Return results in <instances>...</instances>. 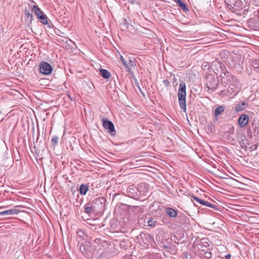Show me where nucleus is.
Here are the masks:
<instances>
[{"mask_svg": "<svg viewBox=\"0 0 259 259\" xmlns=\"http://www.w3.org/2000/svg\"><path fill=\"white\" fill-rule=\"evenodd\" d=\"M245 0H225L228 9L232 12L241 10L245 7Z\"/></svg>", "mask_w": 259, "mask_h": 259, "instance_id": "obj_1", "label": "nucleus"}, {"mask_svg": "<svg viewBox=\"0 0 259 259\" xmlns=\"http://www.w3.org/2000/svg\"><path fill=\"white\" fill-rule=\"evenodd\" d=\"M186 83L184 82H182L180 83L179 86L178 97L180 106L184 112H186Z\"/></svg>", "mask_w": 259, "mask_h": 259, "instance_id": "obj_2", "label": "nucleus"}, {"mask_svg": "<svg viewBox=\"0 0 259 259\" xmlns=\"http://www.w3.org/2000/svg\"><path fill=\"white\" fill-rule=\"evenodd\" d=\"M206 85L208 91L213 92L218 88V80L213 76L208 77L207 78Z\"/></svg>", "mask_w": 259, "mask_h": 259, "instance_id": "obj_3", "label": "nucleus"}, {"mask_svg": "<svg viewBox=\"0 0 259 259\" xmlns=\"http://www.w3.org/2000/svg\"><path fill=\"white\" fill-rule=\"evenodd\" d=\"M52 67L47 62H42L39 65L40 72L46 75L50 74L52 71Z\"/></svg>", "mask_w": 259, "mask_h": 259, "instance_id": "obj_4", "label": "nucleus"}, {"mask_svg": "<svg viewBox=\"0 0 259 259\" xmlns=\"http://www.w3.org/2000/svg\"><path fill=\"white\" fill-rule=\"evenodd\" d=\"M102 121L104 128L108 130V132L110 133L111 135H114L113 133H115V131L113 123L111 121L108 120L107 119L103 118Z\"/></svg>", "mask_w": 259, "mask_h": 259, "instance_id": "obj_5", "label": "nucleus"}, {"mask_svg": "<svg viewBox=\"0 0 259 259\" xmlns=\"http://www.w3.org/2000/svg\"><path fill=\"white\" fill-rule=\"evenodd\" d=\"M249 121L248 116L246 114L241 115L238 118V124L240 127H244Z\"/></svg>", "mask_w": 259, "mask_h": 259, "instance_id": "obj_6", "label": "nucleus"}, {"mask_svg": "<svg viewBox=\"0 0 259 259\" xmlns=\"http://www.w3.org/2000/svg\"><path fill=\"white\" fill-rule=\"evenodd\" d=\"M135 65L136 64H135V61L130 59L128 62L127 63L126 62L124 66L127 69V72H128L130 73H132V69L133 68H134Z\"/></svg>", "mask_w": 259, "mask_h": 259, "instance_id": "obj_7", "label": "nucleus"}, {"mask_svg": "<svg viewBox=\"0 0 259 259\" xmlns=\"http://www.w3.org/2000/svg\"><path fill=\"white\" fill-rule=\"evenodd\" d=\"M166 212L169 217L176 218L177 216V212L172 208L168 207L166 209Z\"/></svg>", "mask_w": 259, "mask_h": 259, "instance_id": "obj_8", "label": "nucleus"}, {"mask_svg": "<svg viewBox=\"0 0 259 259\" xmlns=\"http://www.w3.org/2000/svg\"><path fill=\"white\" fill-rule=\"evenodd\" d=\"M138 189L140 192H146L149 190V185L145 183H142L139 184Z\"/></svg>", "mask_w": 259, "mask_h": 259, "instance_id": "obj_9", "label": "nucleus"}, {"mask_svg": "<svg viewBox=\"0 0 259 259\" xmlns=\"http://www.w3.org/2000/svg\"><path fill=\"white\" fill-rule=\"evenodd\" d=\"M225 107L223 105L219 106L217 107L214 110V115L215 116H218L220 114H221L222 112H223L225 110Z\"/></svg>", "mask_w": 259, "mask_h": 259, "instance_id": "obj_10", "label": "nucleus"}, {"mask_svg": "<svg viewBox=\"0 0 259 259\" xmlns=\"http://www.w3.org/2000/svg\"><path fill=\"white\" fill-rule=\"evenodd\" d=\"M89 190V187L85 184H81L79 188V193L81 195H85Z\"/></svg>", "mask_w": 259, "mask_h": 259, "instance_id": "obj_11", "label": "nucleus"}, {"mask_svg": "<svg viewBox=\"0 0 259 259\" xmlns=\"http://www.w3.org/2000/svg\"><path fill=\"white\" fill-rule=\"evenodd\" d=\"M100 71L101 75L103 78L108 79L110 77L111 74L108 70L104 69H101Z\"/></svg>", "mask_w": 259, "mask_h": 259, "instance_id": "obj_12", "label": "nucleus"}, {"mask_svg": "<svg viewBox=\"0 0 259 259\" xmlns=\"http://www.w3.org/2000/svg\"><path fill=\"white\" fill-rule=\"evenodd\" d=\"M175 2L184 10L187 11L188 8L185 4H184L181 0H174Z\"/></svg>", "mask_w": 259, "mask_h": 259, "instance_id": "obj_13", "label": "nucleus"}, {"mask_svg": "<svg viewBox=\"0 0 259 259\" xmlns=\"http://www.w3.org/2000/svg\"><path fill=\"white\" fill-rule=\"evenodd\" d=\"M33 9L37 18H39L41 15H44L42 11L37 6L34 5L33 6Z\"/></svg>", "mask_w": 259, "mask_h": 259, "instance_id": "obj_14", "label": "nucleus"}, {"mask_svg": "<svg viewBox=\"0 0 259 259\" xmlns=\"http://www.w3.org/2000/svg\"><path fill=\"white\" fill-rule=\"evenodd\" d=\"M245 105L244 102H242L241 104H238L235 106V110L237 112L242 111L244 109Z\"/></svg>", "mask_w": 259, "mask_h": 259, "instance_id": "obj_15", "label": "nucleus"}, {"mask_svg": "<svg viewBox=\"0 0 259 259\" xmlns=\"http://www.w3.org/2000/svg\"><path fill=\"white\" fill-rule=\"evenodd\" d=\"M19 206H16L14 208L8 209L9 215L18 214L20 211L17 208Z\"/></svg>", "mask_w": 259, "mask_h": 259, "instance_id": "obj_16", "label": "nucleus"}, {"mask_svg": "<svg viewBox=\"0 0 259 259\" xmlns=\"http://www.w3.org/2000/svg\"><path fill=\"white\" fill-rule=\"evenodd\" d=\"M94 208L92 206H89L88 205H86L84 208V212L87 214L91 213L94 212Z\"/></svg>", "mask_w": 259, "mask_h": 259, "instance_id": "obj_17", "label": "nucleus"}, {"mask_svg": "<svg viewBox=\"0 0 259 259\" xmlns=\"http://www.w3.org/2000/svg\"><path fill=\"white\" fill-rule=\"evenodd\" d=\"M38 19L39 20L40 22L44 24H47L48 23V18L45 15H41Z\"/></svg>", "mask_w": 259, "mask_h": 259, "instance_id": "obj_18", "label": "nucleus"}, {"mask_svg": "<svg viewBox=\"0 0 259 259\" xmlns=\"http://www.w3.org/2000/svg\"><path fill=\"white\" fill-rule=\"evenodd\" d=\"M192 197L193 198V199L194 200H195L197 202L199 203L200 204H202L203 205L205 203L204 200H203L202 199H201L200 198H199L196 196H192Z\"/></svg>", "mask_w": 259, "mask_h": 259, "instance_id": "obj_19", "label": "nucleus"}, {"mask_svg": "<svg viewBox=\"0 0 259 259\" xmlns=\"http://www.w3.org/2000/svg\"><path fill=\"white\" fill-rule=\"evenodd\" d=\"M252 66L255 68H259V60H254L252 61Z\"/></svg>", "mask_w": 259, "mask_h": 259, "instance_id": "obj_20", "label": "nucleus"}, {"mask_svg": "<svg viewBox=\"0 0 259 259\" xmlns=\"http://www.w3.org/2000/svg\"><path fill=\"white\" fill-rule=\"evenodd\" d=\"M156 221L154 219H151L148 221V224L149 226L154 227L155 225Z\"/></svg>", "mask_w": 259, "mask_h": 259, "instance_id": "obj_21", "label": "nucleus"}, {"mask_svg": "<svg viewBox=\"0 0 259 259\" xmlns=\"http://www.w3.org/2000/svg\"><path fill=\"white\" fill-rule=\"evenodd\" d=\"M204 206H206L211 208H215V205L213 204L210 203L207 201H205V203L204 204Z\"/></svg>", "mask_w": 259, "mask_h": 259, "instance_id": "obj_22", "label": "nucleus"}, {"mask_svg": "<svg viewBox=\"0 0 259 259\" xmlns=\"http://www.w3.org/2000/svg\"><path fill=\"white\" fill-rule=\"evenodd\" d=\"M204 206H206L211 208H215V205L213 204L210 203L207 201H205V203L204 204Z\"/></svg>", "mask_w": 259, "mask_h": 259, "instance_id": "obj_23", "label": "nucleus"}, {"mask_svg": "<svg viewBox=\"0 0 259 259\" xmlns=\"http://www.w3.org/2000/svg\"><path fill=\"white\" fill-rule=\"evenodd\" d=\"M59 138L57 136H54L51 140L52 143L57 144L58 142Z\"/></svg>", "mask_w": 259, "mask_h": 259, "instance_id": "obj_24", "label": "nucleus"}, {"mask_svg": "<svg viewBox=\"0 0 259 259\" xmlns=\"http://www.w3.org/2000/svg\"><path fill=\"white\" fill-rule=\"evenodd\" d=\"M205 256L207 258H209L211 257V253L210 251H207L205 253Z\"/></svg>", "mask_w": 259, "mask_h": 259, "instance_id": "obj_25", "label": "nucleus"}, {"mask_svg": "<svg viewBox=\"0 0 259 259\" xmlns=\"http://www.w3.org/2000/svg\"><path fill=\"white\" fill-rule=\"evenodd\" d=\"M9 215L8 210L0 212V215Z\"/></svg>", "mask_w": 259, "mask_h": 259, "instance_id": "obj_26", "label": "nucleus"}, {"mask_svg": "<svg viewBox=\"0 0 259 259\" xmlns=\"http://www.w3.org/2000/svg\"><path fill=\"white\" fill-rule=\"evenodd\" d=\"M120 60H121L122 63L124 65L125 64V63H126V62L125 60V59H124L123 57L122 56H120Z\"/></svg>", "mask_w": 259, "mask_h": 259, "instance_id": "obj_27", "label": "nucleus"}, {"mask_svg": "<svg viewBox=\"0 0 259 259\" xmlns=\"http://www.w3.org/2000/svg\"><path fill=\"white\" fill-rule=\"evenodd\" d=\"M77 234L79 235L80 236H81L83 234V232L81 230H77Z\"/></svg>", "mask_w": 259, "mask_h": 259, "instance_id": "obj_28", "label": "nucleus"}, {"mask_svg": "<svg viewBox=\"0 0 259 259\" xmlns=\"http://www.w3.org/2000/svg\"><path fill=\"white\" fill-rule=\"evenodd\" d=\"M25 14H26V15L28 17H32V14H30L28 11H26V12H25Z\"/></svg>", "mask_w": 259, "mask_h": 259, "instance_id": "obj_29", "label": "nucleus"}, {"mask_svg": "<svg viewBox=\"0 0 259 259\" xmlns=\"http://www.w3.org/2000/svg\"><path fill=\"white\" fill-rule=\"evenodd\" d=\"M80 250L81 251H83V250H85V246H83V245H82L80 247Z\"/></svg>", "mask_w": 259, "mask_h": 259, "instance_id": "obj_30", "label": "nucleus"}, {"mask_svg": "<svg viewBox=\"0 0 259 259\" xmlns=\"http://www.w3.org/2000/svg\"><path fill=\"white\" fill-rule=\"evenodd\" d=\"M225 259H231V255L230 254H227L225 256Z\"/></svg>", "mask_w": 259, "mask_h": 259, "instance_id": "obj_31", "label": "nucleus"}, {"mask_svg": "<svg viewBox=\"0 0 259 259\" xmlns=\"http://www.w3.org/2000/svg\"><path fill=\"white\" fill-rule=\"evenodd\" d=\"M131 190H133V191H134V189L133 188H132V187H128V190L129 192H131Z\"/></svg>", "mask_w": 259, "mask_h": 259, "instance_id": "obj_32", "label": "nucleus"}]
</instances>
